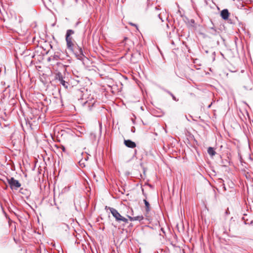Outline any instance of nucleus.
Returning <instances> with one entry per match:
<instances>
[{"label": "nucleus", "mask_w": 253, "mask_h": 253, "mask_svg": "<svg viewBox=\"0 0 253 253\" xmlns=\"http://www.w3.org/2000/svg\"><path fill=\"white\" fill-rule=\"evenodd\" d=\"M65 88H67L69 85V83L64 80L61 81L60 83Z\"/></svg>", "instance_id": "obj_12"}, {"label": "nucleus", "mask_w": 253, "mask_h": 253, "mask_svg": "<svg viewBox=\"0 0 253 253\" xmlns=\"http://www.w3.org/2000/svg\"><path fill=\"white\" fill-rule=\"evenodd\" d=\"M145 206V211L147 212H149L150 211V205L148 201L146 199L143 200Z\"/></svg>", "instance_id": "obj_8"}, {"label": "nucleus", "mask_w": 253, "mask_h": 253, "mask_svg": "<svg viewBox=\"0 0 253 253\" xmlns=\"http://www.w3.org/2000/svg\"><path fill=\"white\" fill-rule=\"evenodd\" d=\"M161 231L163 232V233L165 234V231L163 228H162L161 229Z\"/></svg>", "instance_id": "obj_26"}, {"label": "nucleus", "mask_w": 253, "mask_h": 253, "mask_svg": "<svg viewBox=\"0 0 253 253\" xmlns=\"http://www.w3.org/2000/svg\"><path fill=\"white\" fill-rule=\"evenodd\" d=\"M74 33V31L72 30H68L66 34V41L67 43V47L69 50L72 52H74V44L72 42V38L70 37L71 35Z\"/></svg>", "instance_id": "obj_1"}, {"label": "nucleus", "mask_w": 253, "mask_h": 253, "mask_svg": "<svg viewBox=\"0 0 253 253\" xmlns=\"http://www.w3.org/2000/svg\"><path fill=\"white\" fill-rule=\"evenodd\" d=\"M62 228H64L66 231L67 230V229H69V226L68 225L66 224H65V223H63L62 224Z\"/></svg>", "instance_id": "obj_17"}, {"label": "nucleus", "mask_w": 253, "mask_h": 253, "mask_svg": "<svg viewBox=\"0 0 253 253\" xmlns=\"http://www.w3.org/2000/svg\"><path fill=\"white\" fill-rule=\"evenodd\" d=\"M13 240H14V241L15 242V243L16 244H18V243H19V240H17V239H16L15 237H13Z\"/></svg>", "instance_id": "obj_21"}, {"label": "nucleus", "mask_w": 253, "mask_h": 253, "mask_svg": "<svg viewBox=\"0 0 253 253\" xmlns=\"http://www.w3.org/2000/svg\"><path fill=\"white\" fill-rule=\"evenodd\" d=\"M220 15L224 20H227L229 16V12L227 9H224L221 11Z\"/></svg>", "instance_id": "obj_5"}, {"label": "nucleus", "mask_w": 253, "mask_h": 253, "mask_svg": "<svg viewBox=\"0 0 253 253\" xmlns=\"http://www.w3.org/2000/svg\"><path fill=\"white\" fill-rule=\"evenodd\" d=\"M244 223H245V224H247V223H246V221H245V222H244Z\"/></svg>", "instance_id": "obj_32"}, {"label": "nucleus", "mask_w": 253, "mask_h": 253, "mask_svg": "<svg viewBox=\"0 0 253 253\" xmlns=\"http://www.w3.org/2000/svg\"><path fill=\"white\" fill-rule=\"evenodd\" d=\"M222 187H223V189H224V190L226 191V187H225V185L224 184H222Z\"/></svg>", "instance_id": "obj_25"}, {"label": "nucleus", "mask_w": 253, "mask_h": 253, "mask_svg": "<svg viewBox=\"0 0 253 253\" xmlns=\"http://www.w3.org/2000/svg\"><path fill=\"white\" fill-rule=\"evenodd\" d=\"M128 219L131 221H141L144 219V217L143 215H138L136 216L131 217L130 216L127 215Z\"/></svg>", "instance_id": "obj_7"}, {"label": "nucleus", "mask_w": 253, "mask_h": 253, "mask_svg": "<svg viewBox=\"0 0 253 253\" xmlns=\"http://www.w3.org/2000/svg\"><path fill=\"white\" fill-rule=\"evenodd\" d=\"M130 24L131 25H133V26H134L136 27V25L135 24H134L131 23Z\"/></svg>", "instance_id": "obj_30"}, {"label": "nucleus", "mask_w": 253, "mask_h": 253, "mask_svg": "<svg viewBox=\"0 0 253 253\" xmlns=\"http://www.w3.org/2000/svg\"><path fill=\"white\" fill-rule=\"evenodd\" d=\"M105 209L109 210L111 214L115 218V220L118 223L121 222V219L123 216L121 215V214L117 210L113 208L108 207L107 206H106Z\"/></svg>", "instance_id": "obj_3"}, {"label": "nucleus", "mask_w": 253, "mask_h": 253, "mask_svg": "<svg viewBox=\"0 0 253 253\" xmlns=\"http://www.w3.org/2000/svg\"><path fill=\"white\" fill-rule=\"evenodd\" d=\"M171 97L172 98V99L175 100V101H177L178 100H177L176 99V97L174 96V95L173 94H171Z\"/></svg>", "instance_id": "obj_23"}, {"label": "nucleus", "mask_w": 253, "mask_h": 253, "mask_svg": "<svg viewBox=\"0 0 253 253\" xmlns=\"http://www.w3.org/2000/svg\"><path fill=\"white\" fill-rule=\"evenodd\" d=\"M158 16H159V18H160V19H161L162 21H163V20H162V19L161 18V17L160 14H159V15H158Z\"/></svg>", "instance_id": "obj_28"}, {"label": "nucleus", "mask_w": 253, "mask_h": 253, "mask_svg": "<svg viewBox=\"0 0 253 253\" xmlns=\"http://www.w3.org/2000/svg\"><path fill=\"white\" fill-rule=\"evenodd\" d=\"M137 151L136 149L134 150V155H136Z\"/></svg>", "instance_id": "obj_29"}, {"label": "nucleus", "mask_w": 253, "mask_h": 253, "mask_svg": "<svg viewBox=\"0 0 253 253\" xmlns=\"http://www.w3.org/2000/svg\"><path fill=\"white\" fill-rule=\"evenodd\" d=\"M55 65H57L58 66H63L62 64L59 62H57L53 64V66H55Z\"/></svg>", "instance_id": "obj_18"}, {"label": "nucleus", "mask_w": 253, "mask_h": 253, "mask_svg": "<svg viewBox=\"0 0 253 253\" xmlns=\"http://www.w3.org/2000/svg\"><path fill=\"white\" fill-rule=\"evenodd\" d=\"M124 144L126 147H127L128 148H134L136 147V143H124Z\"/></svg>", "instance_id": "obj_13"}, {"label": "nucleus", "mask_w": 253, "mask_h": 253, "mask_svg": "<svg viewBox=\"0 0 253 253\" xmlns=\"http://www.w3.org/2000/svg\"><path fill=\"white\" fill-rule=\"evenodd\" d=\"M208 154L211 156H213L215 154V151H214V149L213 147H209L208 149Z\"/></svg>", "instance_id": "obj_9"}, {"label": "nucleus", "mask_w": 253, "mask_h": 253, "mask_svg": "<svg viewBox=\"0 0 253 253\" xmlns=\"http://www.w3.org/2000/svg\"><path fill=\"white\" fill-rule=\"evenodd\" d=\"M168 93H169L171 96V94H173L172 93H171L169 91H167Z\"/></svg>", "instance_id": "obj_27"}, {"label": "nucleus", "mask_w": 253, "mask_h": 253, "mask_svg": "<svg viewBox=\"0 0 253 253\" xmlns=\"http://www.w3.org/2000/svg\"><path fill=\"white\" fill-rule=\"evenodd\" d=\"M77 47H78V49L79 50V52L78 53L79 55H83V49L81 47L78 46L77 45Z\"/></svg>", "instance_id": "obj_14"}, {"label": "nucleus", "mask_w": 253, "mask_h": 253, "mask_svg": "<svg viewBox=\"0 0 253 253\" xmlns=\"http://www.w3.org/2000/svg\"><path fill=\"white\" fill-rule=\"evenodd\" d=\"M248 145L250 149H252V148L253 147V143H248Z\"/></svg>", "instance_id": "obj_20"}, {"label": "nucleus", "mask_w": 253, "mask_h": 253, "mask_svg": "<svg viewBox=\"0 0 253 253\" xmlns=\"http://www.w3.org/2000/svg\"><path fill=\"white\" fill-rule=\"evenodd\" d=\"M53 146L49 145L50 147L51 148V150L54 151L55 153H57L59 151V149H61L63 152H65L66 149L65 147L63 145H58L56 143H53Z\"/></svg>", "instance_id": "obj_4"}, {"label": "nucleus", "mask_w": 253, "mask_h": 253, "mask_svg": "<svg viewBox=\"0 0 253 253\" xmlns=\"http://www.w3.org/2000/svg\"><path fill=\"white\" fill-rule=\"evenodd\" d=\"M94 104V103H93L92 104V106H93Z\"/></svg>", "instance_id": "obj_33"}, {"label": "nucleus", "mask_w": 253, "mask_h": 253, "mask_svg": "<svg viewBox=\"0 0 253 253\" xmlns=\"http://www.w3.org/2000/svg\"><path fill=\"white\" fill-rule=\"evenodd\" d=\"M124 142L129 143V142H133L132 141L130 140H124Z\"/></svg>", "instance_id": "obj_24"}, {"label": "nucleus", "mask_w": 253, "mask_h": 253, "mask_svg": "<svg viewBox=\"0 0 253 253\" xmlns=\"http://www.w3.org/2000/svg\"><path fill=\"white\" fill-rule=\"evenodd\" d=\"M233 217H231L230 220V223L229 224V230L233 229L234 228V224H235V221L234 220H232Z\"/></svg>", "instance_id": "obj_11"}, {"label": "nucleus", "mask_w": 253, "mask_h": 253, "mask_svg": "<svg viewBox=\"0 0 253 253\" xmlns=\"http://www.w3.org/2000/svg\"><path fill=\"white\" fill-rule=\"evenodd\" d=\"M87 159H88V157L85 158V161H87Z\"/></svg>", "instance_id": "obj_31"}, {"label": "nucleus", "mask_w": 253, "mask_h": 253, "mask_svg": "<svg viewBox=\"0 0 253 253\" xmlns=\"http://www.w3.org/2000/svg\"><path fill=\"white\" fill-rule=\"evenodd\" d=\"M19 192L27 198H28L31 194V192L30 190L27 189H24L23 188H20Z\"/></svg>", "instance_id": "obj_6"}, {"label": "nucleus", "mask_w": 253, "mask_h": 253, "mask_svg": "<svg viewBox=\"0 0 253 253\" xmlns=\"http://www.w3.org/2000/svg\"><path fill=\"white\" fill-rule=\"evenodd\" d=\"M56 79L58 80L59 83L61 81H63L64 80L62 74L61 73H60V72H59L57 74H56Z\"/></svg>", "instance_id": "obj_10"}, {"label": "nucleus", "mask_w": 253, "mask_h": 253, "mask_svg": "<svg viewBox=\"0 0 253 253\" xmlns=\"http://www.w3.org/2000/svg\"><path fill=\"white\" fill-rule=\"evenodd\" d=\"M7 181L9 185L10 188L12 190H17L21 185L19 181L14 179L13 177L7 178Z\"/></svg>", "instance_id": "obj_2"}, {"label": "nucleus", "mask_w": 253, "mask_h": 253, "mask_svg": "<svg viewBox=\"0 0 253 253\" xmlns=\"http://www.w3.org/2000/svg\"><path fill=\"white\" fill-rule=\"evenodd\" d=\"M121 222H123L125 223H127L128 222V220L127 218L123 216L121 219Z\"/></svg>", "instance_id": "obj_16"}, {"label": "nucleus", "mask_w": 253, "mask_h": 253, "mask_svg": "<svg viewBox=\"0 0 253 253\" xmlns=\"http://www.w3.org/2000/svg\"><path fill=\"white\" fill-rule=\"evenodd\" d=\"M164 144H165V145H166L167 146V147H168L169 148V147H170V146H171V147H174V146H173V143H164ZM165 148H166V146H165V145H164V149H165Z\"/></svg>", "instance_id": "obj_15"}, {"label": "nucleus", "mask_w": 253, "mask_h": 253, "mask_svg": "<svg viewBox=\"0 0 253 253\" xmlns=\"http://www.w3.org/2000/svg\"><path fill=\"white\" fill-rule=\"evenodd\" d=\"M89 104L90 103H88V101H86L84 103V105L86 106V105H88V107H90Z\"/></svg>", "instance_id": "obj_22"}, {"label": "nucleus", "mask_w": 253, "mask_h": 253, "mask_svg": "<svg viewBox=\"0 0 253 253\" xmlns=\"http://www.w3.org/2000/svg\"><path fill=\"white\" fill-rule=\"evenodd\" d=\"M59 58V57L58 56V55H54V56L53 57V61L54 60H58V59Z\"/></svg>", "instance_id": "obj_19"}]
</instances>
